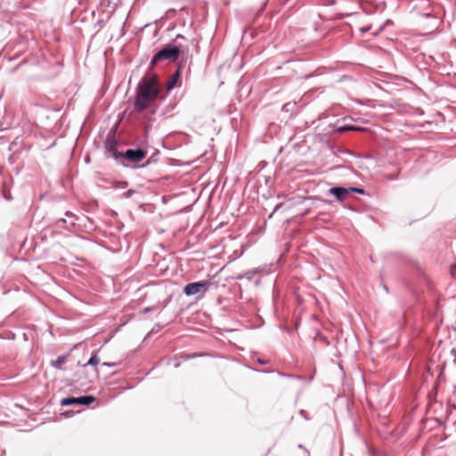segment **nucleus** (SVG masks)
<instances>
[{
	"mask_svg": "<svg viewBox=\"0 0 456 456\" xmlns=\"http://www.w3.org/2000/svg\"><path fill=\"white\" fill-rule=\"evenodd\" d=\"M299 414H300L304 419H308V418H307V417H306V415H305V411L304 410H301V411H299Z\"/></svg>",
	"mask_w": 456,
	"mask_h": 456,
	"instance_id": "19",
	"label": "nucleus"
},
{
	"mask_svg": "<svg viewBox=\"0 0 456 456\" xmlns=\"http://www.w3.org/2000/svg\"><path fill=\"white\" fill-rule=\"evenodd\" d=\"M329 193L334 195L338 201H343L349 197V189L341 187V186H334L329 190Z\"/></svg>",
	"mask_w": 456,
	"mask_h": 456,
	"instance_id": "4",
	"label": "nucleus"
},
{
	"mask_svg": "<svg viewBox=\"0 0 456 456\" xmlns=\"http://www.w3.org/2000/svg\"><path fill=\"white\" fill-rule=\"evenodd\" d=\"M146 151L142 150L141 148L137 149H128L124 152H120L119 156H121V159H123L121 161V164L124 167H128L129 164L126 163V161H132L134 163H138L142 161L146 157Z\"/></svg>",
	"mask_w": 456,
	"mask_h": 456,
	"instance_id": "2",
	"label": "nucleus"
},
{
	"mask_svg": "<svg viewBox=\"0 0 456 456\" xmlns=\"http://www.w3.org/2000/svg\"><path fill=\"white\" fill-rule=\"evenodd\" d=\"M280 207H281V204L277 205V206L275 207V208H274V211H273V212H275V211H276Z\"/></svg>",
	"mask_w": 456,
	"mask_h": 456,
	"instance_id": "26",
	"label": "nucleus"
},
{
	"mask_svg": "<svg viewBox=\"0 0 456 456\" xmlns=\"http://www.w3.org/2000/svg\"><path fill=\"white\" fill-rule=\"evenodd\" d=\"M387 178L389 179V180H396L398 178V175H387Z\"/></svg>",
	"mask_w": 456,
	"mask_h": 456,
	"instance_id": "18",
	"label": "nucleus"
},
{
	"mask_svg": "<svg viewBox=\"0 0 456 456\" xmlns=\"http://www.w3.org/2000/svg\"><path fill=\"white\" fill-rule=\"evenodd\" d=\"M99 358L97 357L96 354H94L90 357V359L88 360L87 362V365H92V366H95L99 363Z\"/></svg>",
	"mask_w": 456,
	"mask_h": 456,
	"instance_id": "12",
	"label": "nucleus"
},
{
	"mask_svg": "<svg viewBox=\"0 0 456 456\" xmlns=\"http://www.w3.org/2000/svg\"><path fill=\"white\" fill-rule=\"evenodd\" d=\"M120 152H118L116 151V145L114 143H110L109 146L106 148L105 155L107 158L118 159H121V156H119Z\"/></svg>",
	"mask_w": 456,
	"mask_h": 456,
	"instance_id": "8",
	"label": "nucleus"
},
{
	"mask_svg": "<svg viewBox=\"0 0 456 456\" xmlns=\"http://www.w3.org/2000/svg\"><path fill=\"white\" fill-rule=\"evenodd\" d=\"M363 128L362 127H359V126H344L341 130H353V131H360V130H362Z\"/></svg>",
	"mask_w": 456,
	"mask_h": 456,
	"instance_id": "14",
	"label": "nucleus"
},
{
	"mask_svg": "<svg viewBox=\"0 0 456 456\" xmlns=\"http://www.w3.org/2000/svg\"><path fill=\"white\" fill-rule=\"evenodd\" d=\"M180 55V48L172 44L165 45L151 59L149 70L146 75L140 80L136 86V97L133 103L135 112H142L150 107L151 102L159 97L165 99L166 96H160L161 85L159 76L151 71V69L160 61H176Z\"/></svg>",
	"mask_w": 456,
	"mask_h": 456,
	"instance_id": "1",
	"label": "nucleus"
},
{
	"mask_svg": "<svg viewBox=\"0 0 456 456\" xmlns=\"http://www.w3.org/2000/svg\"><path fill=\"white\" fill-rule=\"evenodd\" d=\"M180 77H181V65L178 66L177 69L172 74V76L168 79V81L167 83V91L172 90L176 86V84L180 80Z\"/></svg>",
	"mask_w": 456,
	"mask_h": 456,
	"instance_id": "5",
	"label": "nucleus"
},
{
	"mask_svg": "<svg viewBox=\"0 0 456 456\" xmlns=\"http://www.w3.org/2000/svg\"><path fill=\"white\" fill-rule=\"evenodd\" d=\"M210 285V281L191 282L184 287L183 293L188 297L196 295L198 293H205L208 291Z\"/></svg>",
	"mask_w": 456,
	"mask_h": 456,
	"instance_id": "3",
	"label": "nucleus"
},
{
	"mask_svg": "<svg viewBox=\"0 0 456 456\" xmlns=\"http://www.w3.org/2000/svg\"><path fill=\"white\" fill-rule=\"evenodd\" d=\"M66 362V356L65 355H60L57 357L56 360L51 362V365L54 367L55 369H61L62 365Z\"/></svg>",
	"mask_w": 456,
	"mask_h": 456,
	"instance_id": "10",
	"label": "nucleus"
},
{
	"mask_svg": "<svg viewBox=\"0 0 456 456\" xmlns=\"http://www.w3.org/2000/svg\"><path fill=\"white\" fill-rule=\"evenodd\" d=\"M4 198H5L6 200H11L10 195H6V194H4Z\"/></svg>",
	"mask_w": 456,
	"mask_h": 456,
	"instance_id": "24",
	"label": "nucleus"
},
{
	"mask_svg": "<svg viewBox=\"0 0 456 456\" xmlns=\"http://www.w3.org/2000/svg\"><path fill=\"white\" fill-rule=\"evenodd\" d=\"M61 404L62 406H69V405L75 404V401L73 400V397L69 396V397L63 398L61 401Z\"/></svg>",
	"mask_w": 456,
	"mask_h": 456,
	"instance_id": "11",
	"label": "nucleus"
},
{
	"mask_svg": "<svg viewBox=\"0 0 456 456\" xmlns=\"http://www.w3.org/2000/svg\"><path fill=\"white\" fill-rule=\"evenodd\" d=\"M151 310V308L150 307H145L143 310H142V313H149L150 311Z\"/></svg>",
	"mask_w": 456,
	"mask_h": 456,
	"instance_id": "22",
	"label": "nucleus"
},
{
	"mask_svg": "<svg viewBox=\"0 0 456 456\" xmlns=\"http://www.w3.org/2000/svg\"><path fill=\"white\" fill-rule=\"evenodd\" d=\"M134 191L133 190H128L127 191H126V192L124 193V197H125V198H130V197L134 194Z\"/></svg>",
	"mask_w": 456,
	"mask_h": 456,
	"instance_id": "16",
	"label": "nucleus"
},
{
	"mask_svg": "<svg viewBox=\"0 0 456 456\" xmlns=\"http://www.w3.org/2000/svg\"><path fill=\"white\" fill-rule=\"evenodd\" d=\"M257 361H258L261 364H265V361H263V360L258 359Z\"/></svg>",
	"mask_w": 456,
	"mask_h": 456,
	"instance_id": "25",
	"label": "nucleus"
},
{
	"mask_svg": "<svg viewBox=\"0 0 456 456\" xmlns=\"http://www.w3.org/2000/svg\"><path fill=\"white\" fill-rule=\"evenodd\" d=\"M148 165H149V162H146L145 165H142V167H145V166H148Z\"/></svg>",
	"mask_w": 456,
	"mask_h": 456,
	"instance_id": "28",
	"label": "nucleus"
},
{
	"mask_svg": "<svg viewBox=\"0 0 456 456\" xmlns=\"http://www.w3.org/2000/svg\"><path fill=\"white\" fill-rule=\"evenodd\" d=\"M73 414V411H66L64 413H62V415H64L65 417H69Z\"/></svg>",
	"mask_w": 456,
	"mask_h": 456,
	"instance_id": "20",
	"label": "nucleus"
},
{
	"mask_svg": "<svg viewBox=\"0 0 456 456\" xmlns=\"http://www.w3.org/2000/svg\"><path fill=\"white\" fill-rule=\"evenodd\" d=\"M73 400L75 401V404L87 406L93 403L96 399L94 395H82L78 397H73Z\"/></svg>",
	"mask_w": 456,
	"mask_h": 456,
	"instance_id": "7",
	"label": "nucleus"
},
{
	"mask_svg": "<svg viewBox=\"0 0 456 456\" xmlns=\"http://www.w3.org/2000/svg\"><path fill=\"white\" fill-rule=\"evenodd\" d=\"M451 274L452 277H456V265H452L451 267Z\"/></svg>",
	"mask_w": 456,
	"mask_h": 456,
	"instance_id": "17",
	"label": "nucleus"
},
{
	"mask_svg": "<svg viewBox=\"0 0 456 456\" xmlns=\"http://www.w3.org/2000/svg\"><path fill=\"white\" fill-rule=\"evenodd\" d=\"M298 447H299V448H302V449H304V450H305V456H309V452H308V451H307L306 449H305V448L303 447V445H302V444H299V445H298Z\"/></svg>",
	"mask_w": 456,
	"mask_h": 456,
	"instance_id": "21",
	"label": "nucleus"
},
{
	"mask_svg": "<svg viewBox=\"0 0 456 456\" xmlns=\"http://www.w3.org/2000/svg\"><path fill=\"white\" fill-rule=\"evenodd\" d=\"M148 165H149V162H146L145 165H142V167H145V166H148Z\"/></svg>",
	"mask_w": 456,
	"mask_h": 456,
	"instance_id": "27",
	"label": "nucleus"
},
{
	"mask_svg": "<svg viewBox=\"0 0 456 456\" xmlns=\"http://www.w3.org/2000/svg\"><path fill=\"white\" fill-rule=\"evenodd\" d=\"M349 189V194H351L352 192H357L359 194H364V190L362 188H358V187H348Z\"/></svg>",
	"mask_w": 456,
	"mask_h": 456,
	"instance_id": "13",
	"label": "nucleus"
},
{
	"mask_svg": "<svg viewBox=\"0 0 456 456\" xmlns=\"http://www.w3.org/2000/svg\"><path fill=\"white\" fill-rule=\"evenodd\" d=\"M148 165H149V162H146L145 165H142V167H145V166H148Z\"/></svg>",
	"mask_w": 456,
	"mask_h": 456,
	"instance_id": "29",
	"label": "nucleus"
},
{
	"mask_svg": "<svg viewBox=\"0 0 456 456\" xmlns=\"http://www.w3.org/2000/svg\"><path fill=\"white\" fill-rule=\"evenodd\" d=\"M65 216L67 218H60L58 221H57V224L60 225V224H67V227H73L76 225V222H77V216L69 212V211H67L65 213Z\"/></svg>",
	"mask_w": 456,
	"mask_h": 456,
	"instance_id": "6",
	"label": "nucleus"
},
{
	"mask_svg": "<svg viewBox=\"0 0 456 456\" xmlns=\"http://www.w3.org/2000/svg\"><path fill=\"white\" fill-rule=\"evenodd\" d=\"M203 355H206V354H203V353H200V354H187L184 359L185 360H189V359H192V358H195V357H200V356H203Z\"/></svg>",
	"mask_w": 456,
	"mask_h": 456,
	"instance_id": "15",
	"label": "nucleus"
},
{
	"mask_svg": "<svg viewBox=\"0 0 456 456\" xmlns=\"http://www.w3.org/2000/svg\"><path fill=\"white\" fill-rule=\"evenodd\" d=\"M103 365H106V366H114V365H115V363L103 362Z\"/></svg>",
	"mask_w": 456,
	"mask_h": 456,
	"instance_id": "23",
	"label": "nucleus"
},
{
	"mask_svg": "<svg viewBox=\"0 0 456 456\" xmlns=\"http://www.w3.org/2000/svg\"><path fill=\"white\" fill-rule=\"evenodd\" d=\"M265 273V270L263 268H253L251 270H248L247 271L243 277H245L247 280L248 281H252L253 280V276H255V274L256 273Z\"/></svg>",
	"mask_w": 456,
	"mask_h": 456,
	"instance_id": "9",
	"label": "nucleus"
}]
</instances>
